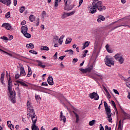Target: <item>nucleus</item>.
Segmentation results:
<instances>
[{"mask_svg":"<svg viewBox=\"0 0 130 130\" xmlns=\"http://www.w3.org/2000/svg\"><path fill=\"white\" fill-rule=\"evenodd\" d=\"M27 118H30L31 117V120L32 121V124H36L37 122V116L35 114V112L34 109H33V107L31 103L27 101Z\"/></svg>","mask_w":130,"mask_h":130,"instance_id":"f257e3e1","label":"nucleus"},{"mask_svg":"<svg viewBox=\"0 0 130 130\" xmlns=\"http://www.w3.org/2000/svg\"><path fill=\"white\" fill-rule=\"evenodd\" d=\"M8 91L9 93V98L10 99V101L13 104L16 103V91L15 90H13V83L12 82V79L11 77L9 78L8 80Z\"/></svg>","mask_w":130,"mask_h":130,"instance_id":"f03ea898","label":"nucleus"},{"mask_svg":"<svg viewBox=\"0 0 130 130\" xmlns=\"http://www.w3.org/2000/svg\"><path fill=\"white\" fill-rule=\"evenodd\" d=\"M105 62L106 66L111 67V66H114V59L112 57L106 56L105 59Z\"/></svg>","mask_w":130,"mask_h":130,"instance_id":"7ed1b4c3","label":"nucleus"},{"mask_svg":"<svg viewBox=\"0 0 130 130\" xmlns=\"http://www.w3.org/2000/svg\"><path fill=\"white\" fill-rule=\"evenodd\" d=\"M116 60H118L120 64H122L124 62V58H123V55L121 53H117L114 56Z\"/></svg>","mask_w":130,"mask_h":130,"instance_id":"20e7f679","label":"nucleus"},{"mask_svg":"<svg viewBox=\"0 0 130 130\" xmlns=\"http://www.w3.org/2000/svg\"><path fill=\"white\" fill-rule=\"evenodd\" d=\"M95 4V6L98 9V11L100 12H102V11H104V10H106V7L103 6L102 4V1H99V2H94Z\"/></svg>","mask_w":130,"mask_h":130,"instance_id":"39448f33","label":"nucleus"},{"mask_svg":"<svg viewBox=\"0 0 130 130\" xmlns=\"http://www.w3.org/2000/svg\"><path fill=\"white\" fill-rule=\"evenodd\" d=\"M88 10L89 14H94V13L97 12V7L95 2L92 3V7H89Z\"/></svg>","mask_w":130,"mask_h":130,"instance_id":"423d86ee","label":"nucleus"},{"mask_svg":"<svg viewBox=\"0 0 130 130\" xmlns=\"http://www.w3.org/2000/svg\"><path fill=\"white\" fill-rule=\"evenodd\" d=\"M106 113H107V115L108 116V118H109L108 119V121L109 122H112V118H111V110L110 109V108H109V107H108L107 108H105Z\"/></svg>","mask_w":130,"mask_h":130,"instance_id":"0eeeda50","label":"nucleus"},{"mask_svg":"<svg viewBox=\"0 0 130 130\" xmlns=\"http://www.w3.org/2000/svg\"><path fill=\"white\" fill-rule=\"evenodd\" d=\"M92 70H93V66H90L85 69L83 68L80 69L79 71L82 72L83 74H86V73H90Z\"/></svg>","mask_w":130,"mask_h":130,"instance_id":"6e6552de","label":"nucleus"},{"mask_svg":"<svg viewBox=\"0 0 130 130\" xmlns=\"http://www.w3.org/2000/svg\"><path fill=\"white\" fill-rule=\"evenodd\" d=\"M89 97L91 99H94V100H99V95L95 92L90 93Z\"/></svg>","mask_w":130,"mask_h":130,"instance_id":"1a4fd4ad","label":"nucleus"},{"mask_svg":"<svg viewBox=\"0 0 130 130\" xmlns=\"http://www.w3.org/2000/svg\"><path fill=\"white\" fill-rule=\"evenodd\" d=\"M75 14V11H72L69 13H66V12H63L62 15H61V19H63L67 17H70V16H72Z\"/></svg>","mask_w":130,"mask_h":130,"instance_id":"9d476101","label":"nucleus"},{"mask_svg":"<svg viewBox=\"0 0 130 130\" xmlns=\"http://www.w3.org/2000/svg\"><path fill=\"white\" fill-rule=\"evenodd\" d=\"M0 2L4 4V5H6V6H8V7H10L11 4H12L11 0H0Z\"/></svg>","mask_w":130,"mask_h":130,"instance_id":"9b49d317","label":"nucleus"},{"mask_svg":"<svg viewBox=\"0 0 130 130\" xmlns=\"http://www.w3.org/2000/svg\"><path fill=\"white\" fill-rule=\"evenodd\" d=\"M47 82L50 86H52L53 85V78H52V76L49 75L48 77Z\"/></svg>","mask_w":130,"mask_h":130,"instance_id":"f8f14e48","label":"nucleus"},{"mask_svg":"<svg viewBox=\"0 0 130 130\" xmlns=\"http://www.w3.org/2000/svg\"><path fill=\"white\" fill-rule=\"evenodd\" d=\"M21 29V33H22V34H25V33H26V32H28V26H27V25L22 26Z\"/></svg>","mask_w":130,"mask_h":130,"instance_id":"ddd939ff","label":"nucleus"},{"mask_svg":"<svg viewBox=\"0 0 130 130\" xmlns=\"http://www.w3.org/2000/svg\"><path fill=\"white\" fill-rule=\"evenodd\" d=\"M5 72H3L2 74H1L0 78V83H2L3 86H5V85H6V84L4 82V81H5Z\"/></svg>","mask_w":130,"mask_h":130,"instance_id":"4468645a","label":"nucleus"},{"mask_svg":"<svg viewBox=\"0 0 130 130\" xmlns=\"http://www.w3.org/2000/svg\"><path fill=\"white\" fill-rule=\"evenodd\" d=\"M75 7V5H70V6H66L64 7V10L65 11H71Z\"/></svg>","mask_w":130,"mask_h":130,"instance_id":"2eb2a0df","label":"nucleus"},{"mask_svg":"<svg viewBox=\"0 0 130 130\" xmlns=\"http://www.w3.org/2000/svg\"><path fill=\"white\" fill-rule=\"evenodd\" d=\"M2 27H4L7 30H11V25L9 23H4L2 24Z\"/></svg>","mask_w":130,"mask_h":130,"instance_id":"dca6fc26","label":"nucleus"},{"mask_svg":"<svg viewBox=\"0 0 130 130\" xmlns=\"http://www.w3.org/2000/svg\"><path fill=\"white\" fill-rule=\"evenodd\" d=\"M60 120L61 121V120H63V122L66 123V121H67V118H66L65 116L62 115V111H61L60 113Z\"/></svg>","mask_w":130,"mask_h":130,"instance_id":"f3484780","label":"nucleus"},{"mask_svg":"<svg viewBox=\"0 0 130 130\" xmlns=\"http://www.w3.org/2000/svg\"><path fill=\"white\" fill-rule=\"evenodd\" d=\"M20 75L21 76H26V72H25V69L23 66H21L20 68Z\"/></svg>","mask_w":130,"mask_h":130,"instance_id":"a211bd4d","label":"nucleus"},{"mask_svg":"<svg viewBox=\"0 0 130 130\" xmlns=\"http://www.w3.org/2000/svg\"><path fill=\"white\" fill-rule=\"evenodd\" d=\"M16 83H18V84H20V85H21L22 86H23V87H28V85L25 83V82L23 81H21L20 80H17Z\"/></svg>","mask_w":130,"mask_h":130,"instance_id":"6ab92c4d","label":"nucleus"},{"mask_svg":"<svg viewBox=\"0 0 130 130\" xmlns=\"http://www.w3.org/2000/svg\"><path fill=\"white\" fill-rule=\"evenodd\" d=\"M37 62H38V66L39 67H41L43 69H44V68H45V67H46L45 65H42V62H41V61L38 60H37Z\"/></svg>","mask_w":130,"mask_h":130,"instance_id":"aec40b11","label":"nucleus"},{"mask_svg":"<svg viewBox=\"0 0 130 130\" xmlns=\"http://www.w3.org/2000/svg\"><path fill=\"white\" fill-rule=\"evenodd\" d=\"M31 130H39V128L36 125V124H32Z\"/></svg>","mask_w":130,"mask_h":130,"instance_id":"412c9836","label":"nucleus"},{"mask_svg":"<svg viewBox=\"0 0 130 130\" xmlns=\"http://www.w3.org/2000/svg\"><path fill=\"white\" fill-rule=\"evenodd\" d=\"M26 47H27V48H31V49H33V48H34V45L32 43L27 44L26 45Z\"/></svg>","mask_w":130,"mask_h":130,"instance_id":"4be33fe9","label":"nucleus"},{"mask_svg":"<svg viewBox=\"0 0 130 130\" xmlns=\"http://www.w3.org/2000/svg\"><path fill=\"white\" fill-rule=\"evenodd\" d=\"M61 2V0H55V3H54V8L55 9H56V8L58 7V3H60Z\"/></svg>","mask_w":130,"mask_h":130,"instance_id":"5701e85b","label":"nucleus"},{"mask_svg":"<svg viewBox=\"0 0 130 130\" xmlns=\"http://www.w3.org/2000/svg\"><path fill=\"white\" fill-rule=\"evenodd\" d=\"M32 75V70H31V68L30 67H28V74L27 77H31Z\"/></svg>","mask_w":130,"mask_h":130,"instance_id":"b1692460","label":"nucleus"},{"mask_svg":"<svg viewBox=\"0 0 130 130\" xmlns=\"http://www.w3.org/2000/svg\"><path fill=\"white\" fill-rule=\"evenodd\" d=\"M90 45V42L86 41L85 43H84V46L82 48V49H85L86 47H88Z\"/></svg>","mask_w":130,"mask_h":130,"instance_id":"393cba45","label":"nucleus"},{"mask_svg":"<svg viewBox=\"0 0 130 130\" xmlns=\"http://www.w3.org/2000/svg\"><path fill=\"white\" fill-rule=\"evenodd\" d=\"M64 5L66 7H67V6H70V5H71L72 0H64Z\"/></svg>","mask_w":130,"mask_h":130,"instance_id":"a878e982","label":"nucleus"},{"mask_svg":"<svg viewBox=\"0 0 130 130\" xmlns=\"http://www.w3.org/2000/svg\"><path fill=\"white\" fill-rule=\"evenodd\" d=\"M123 126V125L122 124V128H121V120H120L119 121L118 124V130H122V127Z\"/></svg>","mask_w":130,"mask_h":130,"instance_id":"bb28decb","label":"nucleus"},{"mask_svg":"<svg viewBox=\"0 0 130 130\" xmlns=\"http://www.w3.org/2000/svg\"><path fill=\"white\" fill-rule=\"evenodd\" d=\"M111 103H112L113 106H114V107L115 108V110H116V113H118V112H117V109H116V105L115 104V103L114 102V101H111Z\"/></svg>","mask_w":130,"mask_h":130,"instance_id":"cd10ccee","label":"nucleus"},{"mask_svg":"<svg viewBox=\"0 0 130 130\" xmlns=\"http://www.w3.org/2000/svg\"><path fill=\"white\" fill-rule=\"evenodd\" d=\"M71 42H72V38H68L67 39H66V44H70V43H71Z\"/></svg>","mask_w":130,"mask_h":130,"instance_id":"c85d7f7f","label":"nucleus"},{"mask_svg":"<svg viewBox=\"0 0 130 130\" xmlns=\"http://www.w3.org/2000/svg\"><path fill=\"white\" fill-rule=\"evenodd\" d=\"M23 35L25 37H26V38H31V34L28 33V32H25L24 34H23Z\"/></svg>","mask_w":130,"mask_h":130,"instance_id":"c756f323","label":"nucleus"},{"mask_svg":"<svg viewBox=\"0 0 130 130\" xmlns=\"http://www.w3.org/2000/svg\"><path fill=\"white\" fill-rule=\"evenodd\" d=\"M35 20V17H34V15H31L29 16V20L30 22H34V20Z\"/></svg>","mask_w":130,"mask_h":130,"instance_id":"7c9ffc66","label":"nucleus"},{"mask_svg":"<svg viewBox=\"0 0 130 130\" xmlns=\"http://www.w3.org/2000/svg\"><path fill=\"white\" fill-rule=\"evenodd\" d=\"M42 50H46V51H48V50H49V48L47 46H42Z\"/></svg>","mask_w":130,"mask_h":130,"instance_id":"2f4dec72","label":"nucleus"},{"mask_svg":"<svg viewBox=\"0 0 130 130\" xmlns=\"http://www.w3.org/2000/svg\"><path fill=\"white\" fill-rule=\"evenodd\" d=\"M11 17V12H8L6 15H5V18L7 19H9Z\"/></svg>","mask_w":130,"mask_h":130,"instance_id":"473e14b6","label":"nucleus"},{"mask_svg":"<svg viewBox=\"0 0 130 130\" xmlns=\"http://www.w3.org/2000/svg\"><path fill=\"white\" fill-rule=\"evenodd\" d=\"M95 121H96L95 120H92V121H90L89 123V125H90L91 126H92V125H94Z\"/></svg>","mask_w":130,"mask_h":130,"instance_id":"72a5a7b5","label":"nucleus"},{"mask_svg":"<svg viewBox=\"0 0 130 130\" xmlns=\"http://www.w3.org/2000/svg\"><path fill=\"white\" fill-rule=\"evenodd\" d=\"M35 98L37 101H39V100H41V98L40 97V96L37 95L36 94L35 95Z\"/></svg>","mask_w":130,"mask_h":130,"instance_id":"f704fd0d","label":"nucleus"},{"mask_svg":"<svg viewBox=\"0 0 130 130\" xmlns=\"http://www.w3.org/2000/svg\"><path fill=\"white\" fill-rule=\"evenodd\" d=\"M99 18L100 19L101 21H105V17L102 15H99Z\"/></svg>","mask_w":130,"mask_h":130,"instance_id":"c9c22d12","label":"nucleus"},{"mask_svg":"<svg viewBox=\"0 0 130 130\" xmlns=\"http://www.w3.org/2000/svg\"><path fill=\"white\" fill-rule=\"evenodd\" d=\"M88 50H85L84 51V53L83 54V56H82L83 58H84V57H86V56H87V53H88Z\"/></svg>","mask_w":130,"mask_h":130,"instance_id":"e433bc0d","label":"nucleus"},{"mask_svg":"<svg viewBox=\"0 0 130 130\" xmlns=\"http://www.w3.org/2000/svg\"><path fill=\"white\" fill-rule=\"evenodd\" d=\"M118 75H119V77L120 78V79H121V80H123L124 82H126V79H125V78H124V77H123L122 75L120 74H118Z\"/></svg>","mask_w":130,"mask_h":130,"instance_id":"4c0bfd02","label":"nucleus"},{"mask_svg":"<svg viewBox=\"0 0 130 130\" xmlns=\"http://www.w3.org/2000/svg\"><path fill=\"white\" fill-rule=\"evenodd\" d=\"M42 15L43 19H44L45 16H46V12L45 11H43L42 12Z\"/></svg>","mask_w":130,"mask_h":130,"instance_id":"58836bf2","label":"nucleus"},{"mask_svg":"<svg viewBox=\"0 0 130 130\" xmlns=\"http://www.w3.org/2000/svg\"><path fill=\"white\" fill-rule=\"evenodd\" d=\"M122 26H125V25H122V24L119 25H118L114 28H112V30H115V29H117V28H119V27H122Z\"/></svg>","mask_w":130,"mask_h":130,"instance_id":"ea45409f","label":"nucleus"},{"mask_svg":"<svg viewBox=\"0 0 130 130\" xmlns=\"http://www.w3.org/2000/svg\"><path fill=\"white\" fill-rule=\"evenodd\" d=\"M29 52H30V53H32V54H37V52H36V51H34V50H29Z\"/></svg>","mask_w":130,"mask_h":130,"instance_id":"a19ab883","label":"nucleus"},{"mask_svg":"<svg viewBox=\"0 0 130 130\" xmlns=\"http://www.w3.org/2000/svg\"><path fill=\"white\" fill-rule=\"evenodd\" d=\"M125 119H128V117H127V116H126V115H124V117L123 118V120L122 121V123H123V121H124V120H125Z\"/></svg>","mask_w":130,"mask_h":130,"instance_id":"79ce46f5","label":"nucleus"},{"mask_svg":"<svg viewBox=\"0 0 130 130\" xmlns=\"http://www.w3.org/2000/svg\"><path fill=\"white\" fill-rule=\"evenodd\" d=\"M25 11V7H22L20 9V12L23 13Z\"/></svg>","mask_w":130,"mask_h":130,"instance_id":"37998d69","label":"nucleus"},{"mask_svg":"<svg viewBox=\"0 0 130 130\" xmlns=\"http://www.w3.org/2000/svg\"><path fill=\"white\" fill-rule=\"evenodd\" d=\"M105 130H111V127H108V125L105 126Z\"/></svg>","mask_w":130,"mask_h":130,"instance_id":"c03bdc74","label":"nucleus"},{"mask_svg":"<svg viewBox=\"0 0 130 130\" xmlns=\"http://www.w3.org/2000/svg\"><path fill=\"white\" fill-rule=\"evenodd\" d=\"M75 117H76V123H78V122H79V115H77L75 116Z\"/></svg>","mask_w":130,"mask_h":130,"instance_id":"a18cd8bd","label":"nucleus"},{"mask_svg":"<svg viewBox=\"0 0 130 130\" xmlns=\"http://www.w3.org/2000/svg\"><path fill=\"white\" fill-rule=\"evenodd\" d=\"M21 74H17L15 75V79L16 80L18 79V78L19 77H21Z\"/></svg>","mask_w":130,"mask_h":130,"instance_id":"49530a36","label":"nucleus"},{"mask_svg":"<svg viewBox=\"0 0 130 130\" xmlns=\"http://www.w3.org/2000/svg\"><path fill=\"white\" fill-rule=\"evenodd\" d=\"M7 124H8V127H10V126L12 125V123L10 121H7Z\"/></svg>","mask_w":130,"mask_h":130,"instance_id":"de8ad7c7","label":"nucleus"},{"mask_svg":"<svg viewBox=\"0 0 130 130\" xmlns=\"http://www.w3.org/2000/svg\"><path fill=\"white\" fill-rule=\"evenodd\" d=\"M41 86H47L48 84L46 82H42Z\"/></svg>","mask_w":130,"mask_h":130,"instance_id":"09e8293b","label":"nucleus"},{"mask_svg":"<svg viewBox=\"0 0 130 130\" xmlns=\"http://www.w3.org/2000/svg\"><path fill=\"white\" fill-rule=\"evenodd\" d=\"M1 39H3V40H9V39H8V37L5 36L2 37Z\"/></svg>","mask_w":130,"mask_h":130,"instance_id":"8fccbe9b","label":"nucleus"},{"mask_svg":"<svg viewBox=\"0 0 130 130\" xmlns=\"http://www.w3.org/2000/svg\"><path fill=\"white\" fill-rule=\"evenodd\" d=\"M120 108L122 113H123L124 115H126V113H125V112H124V110H123L122 109V108H121V107L120 106Z\"/></svg>","mask_w":130,"mask_h":130,"instance_id":"3c124183","label":"nucleus"},{"mask_svg":"<svg viewBox=\"0 0 130 130\" xmlns=\"http://www.w3.org/2000/svg\"><path fill=\"white\" fill-rule=\"evenodd\" d=\"M83 2H84V0H80L79 1V4L78 7H81V6L82 5V4H83Z\"/></svg>","mask_w":130,"mask_h":130,"instance_id":"603ef678","label":"nucleus"},{"mask_svg":"<svg viewBox=\"0 0 130 130\" xmlns=\"http://www.w3.org/2000/svg\"><path fill=\"white\" fill-rule=\"evenodd\" d=\"M95 76H96V77H98L99 79H101V80H102V75L99 74H95Z\"/></svg>","mask_w":130,"mask_h":130,"instance_id":"864d4df0","label":"nucleus"},{"mask_svg":"<svg viewBox=\"0 0 130 130\" xmlns=\"http://www.w3.org/2000/svg\"><path fill=\"white\" fill-rule=\"evenodd\" d=\"M104 104L105 108H107V107H108V104H107V103L106 101L104 102Z\"/></svg>","mask_w":130,"mask_h":130,"instance_id":"5fc2aeb1","label":"nucleus"},{"mask_svg":"<svg viewBox=\"0 0 130 130\" xmlns=\"http://www.w3.org/2000/svg\"><path fill=\"white\" fill-rule=\"evenodd\" d=\"M100 130H104V127L102 125V124L100 125Z\"/></svg>","mask_w":130,"mask_h":130,"instance_id":"6e6d98bb","label":"nucleus"},{"mask_svg":"<svg viewBox=\"0 0 130 130\" xmlns=\"http://www.w3.org/2000/svg\"><path fill=\"white\" fill-rule=\"evenodd\" d=\"M37 23H36V26L37 27L38 26H39V23H40V19L39 18H38L37 20Z\"/></svg>","mask_w":130,"mask_h":130,"instance_id":"4d7b16f0","label":"nucleus"},{"mask_svg":"<svg viewBox=\"0 0 130 130\" xmlns=\"http://www.w3.org/2000/svg\"><path fill=\"white\" fill-rule=\"evenodd\" d=\"M78 62V59H77V58H74L73 59V62L74 63H76V62Z\"/></svg>","mask_w":130,"mask_h":130,"instance_id":"13d9d810","label":"nucleus"},{"mask_svg":"<svg viewBox=\"0 0 130 130\" xmlns=\"http://www.w3.org/2000/svg\"><path fill=\"white\" fill-rule=\"evenodd\" d=\"M53 57L55 59H56L57 58V52H56L55 54L53 56Z\"/></svg>","mask_w":130,"mask_h":130,"instance_id":"bf43d9fd","label":"nucleus"},{"mask_svg":"<svg viewBox=\"0 0 130 130\" xmlns=\"http://www.w3.org/2000/svg\"><path fill=\"white\" fill-rule=\"evenodd\" d=\"M113 91L115 93V94H117V95H119V92L117 91L116 89H113Z\"/></svg>","mask_w":130,"mask_h":130,"instance_id":"052dcab7","label":"nucleus"},{"mask_svg":"<svg viewBox=\"0 0 130 130\" xmlns=\"http://www.w3.org/2000/svg\"><path fill=\"white\" fill-rule=\"evenodd\" d=\"M69 53H70V54H71V55L74 54V51H73V50H72V49H70Z\"/></svg>","mask_w":130,"mask_h":130,"instance_id":"680f3d73","label":"nucleus"},{"mask_svg":"<svg viewBox=\"0 0 130 130\" xmlns=\"http://www.w3.org/2000/svg\"><path fill=\"white\" fill-rule=\"evenodd\" d=\"M10 129L13 130L14 129V128H15V126H14V125L11 124V125L10 126H9Z\"/></svg>","mask_w":130,"mask_h":130,"instance_id":"e2e57ef3","label":"nucleus"},{"mask_svg":"<svg viewBox=\"0 0 130 130\" xmlns=\"http://www.w3.org/2000/svg\"><path fill=\"white\" fill-rule=\"evenodd\" d=\"M63 41L62 40L59 39L58 43L60 44V45H61V44H62Z\"/></svg>","mask_w":130,"mask_h":130,"instance_id":"0e129e2a","label":"nucleus"},{"mask_svg":"<svg viewBox=\"0 0 130 130\" xmlns=\"http://www.w3.org/2000/svg\"><path fill=\"white\" fill-rule=\"evenodd\" d=\"M106 93L107 95V96L109 98H111V96H110V94L109 93V92L108 91H106Z\"/></svg>","mask_w":130,"mask_h":130,"instance_id":"69168bd1","label":"nucleus"},{"mask_svg":"<svg viewBox=\"0 0 130 130\" xmlns=\"http://www.w3.org/2000/svg\"><path fill=\"white\" fill-rule=\"evenodd\" d=\"M26 21L25 20H23V21H22L21 22V25H25L26 24Z\"/></svg>","mask_w":130,"mask_h":130,"instance_id":"338daca9","label":"nucleus"},{"mask_svg":"<svg viewBox=\"0 0 130 130\" xmlns=\"http://www.w3.org/2000/svg\"><path fill=\"white\" fill-rule=\"evenodd\" d=\"M54 39L55 40H58V36H54Z\"/></svg>","mask_w":130,"mask_h":130,"instance_id":"774afa93","label":"nucleus"}]
</instances>
